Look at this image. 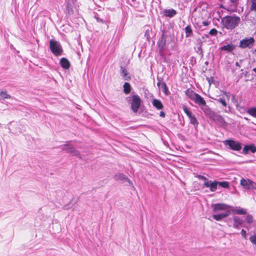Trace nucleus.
<instances>
[{
	"mask_svg": "<svg viewBox=\"0 0 256 256\" xmlns=\"http://www.w3.org/2000/svg\"><path fill=\"white\" fill-rule=\"evenodd\" d=\"M187 95L190 100L198 105L205 115H209L212 116V114L213 113L211 112V109L206 105L205 100L202 96L192 90L190 92H188Z\"/></svg>",
	"mask_w": 256,
	"mask_h": 256,
	"instance_id": "obj_1",
	"label": "nucleus"
},
{
	"mask_svg": "<svg viewBox=\"0 0 256 256\" xmlns=\"http://www.w3.org/2000/svg\"><path fill=\"white\" fill-rule=\"evenodd\" d=\"M240 22V17L236 15L226 16L222 18V24L227 30H233L238 26Z\"/></svg>",
	"mask_w": 256,
	"mask_h": 256,
	"instance_id": "obj_2",
	"label": "nucleus"
},
{
	"mask_svg": "<svg viewBox=\"0 0 256 256\" xmlns=\"http://www.w3.org/2000/svg\"><path fill=\"white\" fill-rule=\"evenodd\" d=\"M50 48L54 55L58 56L62 54L63 50L61 44L58 42L54 40H50Z\"/></svg>",
	"mask_w": 256,
	"mask_h": 256,
	"instance_id": "obj_3",
	"label": "nucleus"
},
{
	"mask_svg": "<svg viewBox=\"0 0 256 256\" xmlns=\"http://www.w3.org/2000/svg\"><path fill=\"white\" fill-rule=\"evenodd\" d=\"M127 98L131 99L130 102L131 109L134 112H137L140 108L142 102L140 97L136 94H134Z\"/></svg>",
	"mask_w": 256,
	"mask_h": 256,
	"instance_id": "obj_4",
	"label": "nucleus"
},
{
	"mask_svg": "<svg viewBox=\"0 0 256 256\" xmlns=\"http://www.w3.org/2000/svg\"><path fill=\"white\" fill-rule=\"evenodd\" d=\"M254 42L255 40L254 38H246L240 40L239 47L242 48H250L253 46Z\"/></svg>",
	"mask_w": 256,
	"mask_h": 256,
	"instance_id": "obj_5",
	"label": "nucleus"
},
{
	"mask_svg": "<svg viewBox=\"0 0 256 256\" xmlns=\"http://www.w3.org/2000/svg\"><path fill=\"white\" fill-rule=\"evenodd\" d=\"M240 184L246 190H256V183L250 179L242 178Z\"/></svg>",
	"mask_w": 256,
	"mask_h": 256,
	"instance_id": "obj_6",
	"label": "nucleus"
},
{
	"mask_svg": "<svg viewBox=\"0 0 256 256\" xmlns=\"http://www.w3.org/2000/svg\"><path fill=\"white\" fill-rule=\"evenodd\" d=\"M226 146H228L230 148L234 150H240L242 148L241 144L232 140H228L224 142Z\"/></svg>",
	"mask_w": 256,
	"mask_h": 256,
	"instance_id": "obj_7",
	"label": "nucleus"
},
{
	"mask_svg": "<svg viewBox=\"0 0 256 256\" xmlns=\"http://www.w3.org/2000/svg\"><path fill=\"white\" fill-rule=\"evenodd\" d=\"M62 150L70 154L72 156H76L80 158V154L74 147L68 144H64L62 147Z\"/></svg>",
	"mask_w": 256,
	"mask_h": 256,
	"instance_id": "obj_8",
	"label": "nucleus"
},
{
	"mask_svg": "<svg viewBox=\"0 0 256 256\" xmlns=\"http://www.w3.org/2000/svg\"><path fill=\"white\" fill-rule=\"evenodd\" d=\"M230 206L222 203H218L212 205V208L214 212H218L221 210L226 212L230 210Z\"/></svg>",
	"mask_w": 256,
	"mask_h": 256,
	"instance_id": "obj_9",
	"label": "nucleus"
},
{
	"mask_svg": "<svg viewBox=\"0 0 256 256\" xmlns=\"http://www.w3.org/2000/svg\"><path fill=\"white\" fill-rule=\"evenodd\" d=\"M230 212L234 214L242 215L246 214L247 213L246 210V209L241 208L240 207L230 206Z\"/></svg>",
	"mask_w": 256,
	"mask_h": 256,
	"instance_id": "obj_10",
	"label": "nucleus"
},
{
	"mask_svg": "<svg viewBox=\"0 0 256 256\" xmlns=\"http://www.w3.org/2000/svg\"><path fill=\"white\" fill-rule=\"evenodd\" d=\"M234 224L232 227L236 229H239L240 226H242L244 221L240 216H234L233 217Z\"/></svg>",
	"mask_w": 256,
	"mask_h": 256,
	"instance_id": "obj_11",
	"label": "nucleus"
},
{
	"mask_svg": "<svg viewBox=\"0 0 256 256\" xmlns=\"http://www.w3.org/2000/svg\"><path fill=\"white\" fill-rule=\"evenodd\" d=\"M218 185V182L216 181L212 182L211 180H208V182L204 183V186L209 188L210 190L212 192H214L216 190Z\"/></svg>",
	"mask_w": 256,
	"mask_h": 256,
	"instance_id": "obj_12",
	"label": "nucleus"
},
{
	"mask_svg": "<svg viewBox=\"0 0 256 256\" xmlns=\"http://www.w3.org/2000/svg\"><path fill=\"white\" fill-rule=\"evenodd\" d=\"M211 112L213 113L212 114V116L209 115H206V116L208 117L210 119L212 120H214L218 121L221 123L224 122V120L222 118V116H220V115L217 114L215 112L212 111V110H211Z\"/></svg>",
	"mask_w": 256,
	"mask_h": 256,
	"instance_id": "obj_13",
	"label": "nucleus"
},
{
	"mask_svg": "<svg viewBox=\"0 0 256 256\" xmlns=\"http://www.w3.org/2000/svg\"><path fill=\"white\" fill-rule=\"evenodd\" d=\"M230 214V211L227 210L226 212H224L218 214H214L213 215L212 217L215 220L220 221L227 217Z\"/></svg>",
	"mask_w": 256,
	"mask_h": 256,
	"instance_id": "obj_14",
	"label": "nucleus"
},
{
	"mask_svg": "<svg viewBox=\"0 0 256 256\" xmlns=\"http://www.w3.org/2000/svg\"><path fill=\"white\" fill-rule=\"evenodd\" d=\"M163 13L165 16L171 18L174 17L177 14V12L173 8H170L164 10Z\"/></svg>",
	"mask_w": 256,
	"mask_h": 256,
	"instance_id": "obj_15",
	"label": "nucleus"
},
{
	"mask_svg": "<svg viewBox=\"0 0 256 256\" xmlns=\"http://www.w3.org/2000/svg\"><path fill=\"white\" fill-rule=\"evenodd\" d=\"M216 100L218 102H220L222 105L223 106L225 107V108L224 109V110H223L224 112H226V113L230 112H231L230 108V106H227V104L224 98H220Z\"/></svg>",
	"mask_w": 256,
	"mask_h": 256,
	"instance_id": "obj_16",
	"label": "nucleus"
},
{
	"mask_svg": "<svg viewBox=\"0 0 256 256\" xmlns=\"http://www.w3.org/2000/svg\"><path fill=\"white\" fill-rule=\"evenodd\" d=\"M166 38L165 36L163 34L162 35L160 39L159 40L158 44V48L162 50L166 46Z\"/></svg>",
	"mask_w": 256,
	"mask_h": 256,
	"instance_id": "obj_17",
	"label": "nucleus"
},
{
	"mask_svg": "<svg viewBox=\"0 0 256 256\" xmlns=\"http://www.w3.org/2000/svg\"><path fill=\"white\" fill-rule=\"evenodd\" d=\"M152 105L158 110H162L164 106L160 100L154 99L152 101Z\"/></svg>",
	"mask_w": 256,
	"mask_h": 256,
	"instance_id": "obj_18",
	"label": "nucleus"
},
{
	"mask_svg": "<svg viewBox=\"0 0 256 256\" xmlns=\"http://www.w3.org/2000/svg\"><path fill=\"white\" fill-rule=\"evenodd\" d=\"M60 64L61 66L66 70L68 69L70 66L69 61L64 58H63L60 60Z\"/></svg>",
	"mask_w": 256,
	"mask_h": 256,
	"instance_id": "obj_19",
	"label": "nucleus"
},
{
	"mask_svg": "<svg viewBox=\"0 0 256 256\" xmlns=\"http://www.w3.org/2000/svg\"><path fill=\"white\" fill-rule=\"evenodd\" d=\"M120 74L121 76L125 80H130V77L128 76V71L126 68L123 67L120 68Z\"/></svg>",
	"mask_w": 256,
	"mask_h": 256,
	"instance_id": "obj_20",
	"label": "nucleus"
},
{
	"mask_svg": "<svg viewBox=\"0 0 256 256\" xmlns=\"http://www.w3.org/2000/svg\"><path fill=\"white\" fill-rule=\"evenodd\" d=\"M234 46L232 44H228L227 45H224L222 46L220 48L222 50L227 51L228 52H230L233 50L234 48Z\"/></svg>",
	"mask_w": 256,
	"mask_h": 256,
	"instance_id": "obj_21",
	"label": "nucleus"
},
{
	"mask_svg": "<svg viewBox=\"0 0 256 256\" xmlns=\"http://www.w3.org/2000/svg\"><path fill=\"white\" fill-rule=\"evenodd\" d=\"M114 178L116 180H126L128 181L129 183H130V180H128L124 174H118L114 176Z\"/></svg>",
	"mask_w": 256,
	"mask_h": 256,
	"instance_id": "obj_22",
	"label": "nucleus"
},
{
	"mask_svg": "<svg viewBox=\"0 0 256 256\" xmlns=\"http://www.w3.org/2000/svg\"><path fill=\"white\" fill-rule=\"evenodd\" d=\"M158 86H161V88L162 90V91L163 92H164L165 94L166 95V96H168L169 94V91L168 89V88H167V86L165 82H162V83H160L158 82Z\"/></svg>",
	"mask_w": 256,
	"mask_h": 256,
	"instance_id": "obj_23",
	"label": "nucleus"
},
{
	"mask_svg": "<svg viewBox=\"0 0 256 256\" xmlns=\"http://www.w3.org/2000/svg\"><path fill=\"white\" fill-rule=\"evenodd\" d=\"M67 2L66 10L68 14H71L73 13V6L74 4L72 2L71 4L68 2Z\"/></svg>",
	"mask_w": 256,
	"mask_h": 256,
	"instance_id": "obj_24",
	"label": "nucleus"
},
{
	"mask_svg": "<svg viewBox=\"0 0 256 256\" xmlns=\"http://www.w3.org/2000/svg\"><path fill=\"white\" fill-rule=\"evenodd\" d=\"M246 112L252 117L256 118V106L248 108Z\"/></svg>",
	"mask_w": 256,
	"mask_h": 256,
	"instance_id": "obj_25",
	"label": "nucleus"
},
{
	"mask_svg": "<svg viewBox=\"0 0 256 256\" xmlns=\"http://www.w3.org/2000/svg\"><path fill=\"white\" fill-rule=\"evenodd\" d=\"M123 87L124 92L126 94H128L130 92L131 90V86L130 84L126 82H125L123 86Z\"/></svg>",
	"mask_w": 256,
	"mask_h": 256,
	"instance_id": "obj_26",
	"label": "nucleus"
},
{
	"mask_svg": "<svg viewBox=\"0 0 256 256\" xmlns=\"http://www.w3.org/2000/svg\"><path fill=\"white\" fill-rule=\"evenodd\" d=\"M184 31L186 32V38L190 37L192 36V31L191 28L190 26H188L184 28Z\"/></svg>",
	"mask_w": 256,
	"mask_h": 256,
	"instance_id": "obj_27",
	"label": "nucleus"
},
{
	"mask_svg": "<svg viewBox=\"0 0 256 256\" xmlns=\"http://www.w3.org/2000/svg\"><path fill=\"white\" fill-rule=\"evenodd\" d=\"M10 95L8 94L6 92H0V100H5L10 98Z\"/></svg>",
	"mask_w": 256,
	"mask_h": 256,
	"instance_id": "obj_28",
	"label": "nucleus"
},
{
	"mask_svg": "<svg viewBox=\"0 0 256 256\" xmlns=\"http://www.w3.org/2000/svg\"><path fill=\"white\" fill-rule=\"evenodd\" d=\"M245 221L246 223H248V224H252L254 221L253 216L250 214H247V216L245 218Z\"/></svg>",
	"mask_w": 256,
	"mask_h": 256,
	"instance_id": "obj_29",
	"label": "nucleus"
},
{
	"mask_svg": "<svg viewBox=\"0 0 256 256\" xmlns=\"http://www.w3.org/2000/svg\"><path fill=\"white\" fill-rule=\"evenodd\" d=\"M189 119L190 120V124H192L194 125L198 126V122L196 118V116L194 115H193L192 117L190 118Z\"/></svg>",
	"mask_w": 256,
	"mask_h": 256,
	"instance_id": "obj_30",
	"label": "nucleus"
},
{
	"mask_svg": "<svg viewBox=\"0 0 256 256\" xmlns=\"http://www.w3.org/2000/svg\"><path fill=\"white\" fill-rule=\"evenodd\" d=\"M218 184L224 188H227L229 187V182H218Z\"/></svg>",
	"mask_w": 256,
	"mask_h": 256,
	"instance_id": "obj_31",
	"label": "nucleus"
},
{
	"mask_svg": "<svg viewBox=\"0 0 256 256\" xmlns=\"http://www.w3.org/2000/svg\"><path fill=\"white\" fill-rule=\"evenodd\" d=\"M250 10L256 12V0H250Z\"/></svg>",
	"mask_w": 256,
	"mask_h": 256,
	"instance_id": "obj_32",
	"label": "nucleus"
},
{
	"mask_svg": "<svg viewBox=\"0 0 256 256\" xmlns=\"http://www.w3.org/2000/svg\"><path fill=\"white\" fill-rule=\"evenodd\" d=\"M183 110L184 113L186 114L188 118L192 117L193 116L192 112L190 111L186 106L184 107Z\"/></svg>",
	"mask_w": 256,
	"mask_h": 256,
	"instance_id": "obj_33",
	"label": "nucleus"
},
{
	"mask_svg": "<svg viewBox=\"0 0 256 256\" xmlns=\"http://www.w3.org/2000/svg\"><path fill=\"white\" fill-rule=\"evenodd\" d=\"M248 148H249V150L252 153L254 154L256 152V146H254V144L248 145Z\"/></svg>",
	"mask_w": 256,
	"mask_h": 256,
	"instance_id": "obj_34",
	"label": "nucleus"
},
{
	"mask_svg": "<svg viewBox=\"0 0 256 256\" xmlns=\"http://www.w3.org/2000/svg\"><path fill=\"white\" fill-rule=\"evenodd\" d=\"M250 240L253 244H256V234L250 238Z\"/></svg>",
	"mask_w": 256,
	"mask_h": 256,
	"instance_id": "obj_35",
	"label": "nucleus"
},
{
	"mask_svg": "<svg viewBox=\"0 0 256 256\" xmlns=\"http://www.w3.org/2000/svg\"><path fill=\"white\" fill-rule=\"evenodd\" d=\"M232 102L236 104V105H238V98L236 96L234 95H232Z\"/></svg>",
	"mask_w": 256,
	"mask_h": 256,
	"instance_id": "obj_36",
	"label": "nucleus"
},
{
	"mask_svg": "<svg viewBox=\"0 0 256 256\" xmlns=\"http://www.w3.org/2000/svg\"><path fill=\"white\" fill-rule=\"evenodd\" d=\"M218 30L216 28H212L209 32V34L212 36H216Z\"/></svg>",
	"mask_w": 256,
	"mask_h": 256,
	"instance_id": "obj_37",
	"label": "nucleus"
},
{
	"mask_svg": "<svg viewBox=\"0 0 256 256\" xmlns=\"http://www.w3.org/2000/svg\"><path fill=\"white\" fill-rule=\"evenodd\" d=\"M249 150L248 145L244 146L242 150L244 154H247Z\"/></svg>",
	"mask_w": 256,
	"mask_h": 256,
	"instance_id": "obj_38",
	"label": "nucleus"
},
{
	"mask_svg": "<svg viewBox=\"0 0 256 256\" xmlns=\"http://www.w3.org/2000/svg\"><path fill=\"white\" fill-rule=\"evenodd\" d=\"M240 234L244 238H246V232L245 230L242 229L240 232Z\"/></svg>",
	"mask_w": 256,
	"mask_h": 256,
	"instance_id": "obj_39",
	"label": "nucleus"
},
{
	"mask_svg": "<svg viewBox=\"0 0 256 256\" xmlns=\"http://www.w3.org/2000/svg\"><path fill=\"white\" fill-rule=\"evenodd\" d=\"M224 94L226 96V98H228V100H229L230 98V94L229 92H227L226 91L223 92Z\"/></svg>",
	"mask_w": 256,
	"mask_h": 256,
	"instance_id": "obj_40",
	"label": "nucleus"
},
{
	"mask_svg": "<svg viewBox=\"0 0 256 256\" xmlns=\"http://www.w3.org/2000/svg\"><path fill=\"white\" fill-rule=\"evenodd\" d=\"M198 178L200 179L204 180V182H208L209 180L206 177H205L204 176H199Z\"/></svg>",
	"mask_w": 256,
	"mask_h": 256,
	"instance_id": "obj_41",
	"label": "nucleus"
},
{
	"mask_svg": "<svg viewBox=\"0 0 256 256\" xmlns=\"http://www.w3.org/2000/svg\"><path fill=\"white\" fill-rule=\"evenodd\" d=\"M238 0H230V2L234 6H236Z\"/></svg>",
	"mask_w": 256,
	"mask_h": 256,
	"instance_id": "obj_42",
	"label": "nucleus"
},
{
	"mask_svg": "<svg viewBox=\"0 0 256 256\" xmlns=\"http://www.w3.org/2000/svg\"><path fill=\"white\" fill-rule=\"evenodd\" d=\"M210 24V22L207 21H204L202 22V25L203 26H208Z\"/></svg>",
	"mask_w": 256,
	"mask_h": 256,
	"instance_id": "obj_43",
	"label": "nucleus"
},
{
	"mask_svg": "<svg viewBox=\"0 0 256 256\" xmlns=\"http://www.w3.org/2000/svg\"><path fill=\"white\" fill-rule=\"evenodd\" d=\"M94 18L98 22H104L102 18H99L97 16H95Z\"/></svg>",
	"mask_w": 256,
	"mask_h": 256,
	"instance_id": "obj_44",
	"label": "nucleus"
},
{
	"mask_svg": "<svg viewBox=\"0 0 256 256\" xmlns=\"http://www.w3.org/2000/svg\"><path fill=\"white\" fill-rule=\"evenodd\" d=\"M160 116L162 118H164L165 116V113L164 112L162 111L160 112Z\"/></svg>",
	"mask_w": 256,
	"mask_h": 256,
	"instance_id": "obj_45",
	"label": "nucleus"
},
{
	"mask_svg": "<svg viewBox=\"0 0 256 256\" xmlns=\"http://www.w3.org/2000/svg\"><path fill=\"white\" fill-rule=\"evenodd\" d=\"M253 70L256 72V68H254Z\"/></svg>",
	"mask_w": 256,
	"mask_h": 256,
	"instance_id": "obj_46",
	"label": "nucleus"
},
{
	"mask_svg": "<svg viewBox=\"0 0 256 256\" xmlns=\"http://www.w3.org/2000/svg\"><path fill=\"white\" fill-rule=\"evenodd\" d=\"M244 118L245 120H248V118Z\"/></svg>",
	"mask_w": 256,
	"mask_h": 256,
	"instance_id": "obj_47",
	"label": "nucleus"
},
{
	"mask_svg": "<svg viewBox=\"0 0 256 256\" xmlns=\"http://www.w3.org/2000/svg\"><path fill=\"white\" fill-rule=\"evenodd\" d=\"M236 65L238 66V62L236 63Z\"/></svg>",
	"mask_w": 256,
	"mask_h": 256,
	"instance_id": "obj_48",
	"label": "nucleus"
},
{
	"mask_svg": "<svg viewBox=\"0 0 256 256\" xmlns=\"http://www.w3.org/2000/svg\"><path fill=\"white\" fill-rule=\"evenodd\" d=\"M255 52H256V50H255Z\"/></svg>",
	"mask_w": 256,
	"mask_h": 256,
	"instance_id": "obj_49",
	"label": "nucleus"
}]
</instances>
